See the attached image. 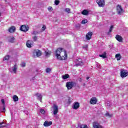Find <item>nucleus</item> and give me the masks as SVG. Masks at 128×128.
<instances>
[{"label": "nucleus", "instance_id": "nucleus-41", "mask_svg": "<svg viewBox=\"0 0 128 128\" xmlns=\"http://www.w3.org/2000/svg\"><path fill=\"white\" fill-rule=\"evenodd\" d=\"M48 10H49V12H52V6H49L48 8Z\"/></svg>", "mask_w": 128, "mask_h": 128}, {"label": "nucleus", "instance_id": "nucleus-49", "mask_svg": "<svg viewBox=\"0 0 128 128\" xmlns=\"http://www.w3.org/2000/svg\"><path fill=\"white\" fill-rule=\"evenodd\" d=\"M79 81H80V82H82V78H80Z\"/></svg>", "mask_w": 128, "mask_h": 128}, {"label": "nucleus", "instance_id": "nucleus-18", "mask_svg": "<svg viewBox=\"0 0 128 128\" xmlns=\"http://www.w3.org/2000/svg\"><path fill=\"white\" fill-rule=\"evenodd\" d=\"M116 38L118 42H122V38L120 35H116Z\"/></svg>", "mask_w": 128, "mask_h": 128}, {"label": "nucleus", "instance_id": "nucleus-9", "mask_svg": "<svg viewBox=\"0 0 128 128\" xmlns=\"http://www.w3.org/2000/svg\"><path fill=\"white\" fill-rule=\"evenodd\" d=\"M74 66H84V62L82 61L81 59L76 60H75V64H74Z\"/></svg>", "mask_w": 128, "mask_h": 128}, {"label": "nucleus", "instance_id": "nucleus-29", "mask_svg": "<svg viewBox=\"0 0 128 128\" xmlns=\"http://www.w3.org/2000/svg\"><path fill=\"white\" fill-rule=\"evenodd\" d=\"M106 116H108V118H112V114H110L108 112H106L105 114Z\"/></svg>", "mask_w": 128, "mask_h": 128}, {"label": "nucleus", "instance_id": "nucleus-37", "mask_svg": "<svg viewBox=\"0 0 128 128\" xmlns=\"http://www.w3.org/2000/svg\"><path fill=\"white\" fill-rule=\"evenodd\" d=\"M20 66L22 68H24V66H26V63L24 62H22L20 64Z\"/></svg>", "mask_w": 128, "mask_h": 128}, {"label": "nucleus", "instance_id": "nucleus-15", "mask_svg": "<svg viewBox=\"0 0 128 128\" xmlns=\"http://www.w3.org/2000/svg\"><path fill=\"white\" fill-rule=\"evenodd\" d=\"M92 32H88L86 34V40H90L92 38Z\"/></svg>", "mask_w": 128, "mask_h": 128}, {"label": "nucleus", "instance_id": "nucleus-47", "mask_svg": "<svg viewBox=\"0 0 128 128\" xmlns=\"http://www.w3.org/2000/svg\"><path fill=\"white\" fill-rule=\"evenodd\" d=\"M106 106H110V104H109L108 103H106Z\"/></svg>", "mask_w": 128, "mask_h": 128}, {"label": "nucleus", "instance_id": "nucleus-36", "mask_svg": "<svg viewBox=\"0 0 128 128\" xmlns=\"http://www.w3.org/2000/svg\"><path fill=\"white\" fill-rule=\"evenodd\" d=\"M86 22H88V20H86V19L82 20V24H86Z\"/></svg>", "mask_w": 128, "mask_h": 128}, {"label": "nucleus", "instance_id": "nucleus-17", "mask_svg": "<svg viewBox=\"0 0 128 128\" xmlns=\"http://www.w3.org/2000/svg\"><path fill=\"white\" fill-rule=\"evenodd\" d=\"M36 96H37V99L38 100H40V102H42V96L41 95L40 93H37L36 94Z\"/></svg>", "mask_w": 128, "mask_h": 128}, {"label": "nucleus", "instance_id": "nucleus-30", "mask_svg": "<svg viewBox=\"0 0 128 128\" xmlns=\"http://www.w3.org/2000/svg\"><path fill=\"white\" fill-rule=\"evenodd\" d=\"M6 124L4 122H0V128H4Z\"/></svg>", "mask_w": 128, "mask_h": 128}, {"label": "nucleus", "instance_id": "nucleus-13", "mask_svg": "<svg viewBox=\"0 0 128 128\" xmlns=\"http://www.w3.org/2000/svg\"><path fill=\"white\" fill-rule=\"evenodd\" d=\"M93 127L94 128H104V126L96 122H94L93 123Z\"/></svg>", "mask_w": 128, "mask_h": 128}, {"label": "nucleus", "instance_id": "nucleus-32", "mask_svg": "<svg viewBox=\"0 0 128 128\" xmlns=\"http://www.w3.org/2000/svg\"><path fill=\"white\" fill-rule=\"evenodd\" d=\"M46 72L48 73L52 72V68H46Z\"/></svg>", "mask_w": 128, "mask_h": 128}, {"label": "nucleus", "instance_id": "nucleus-7", "mask_svg": "<svg viewBox=\"0 0 128 128\" xmlns=\"http://www.w3.org/2000/svg\"><path fill=\"white\" fill-rule=\"evenodd\" d=\"M18 70V65L15 64L12 68L10 69V72L13 74H16V70Z\"/></svg>", "mask_w": 128, "mask_h": 128}, {"label": "nucleus", "instance_id": "nucleus-45", "mask_svg": "<svg viewBox=\"0 0 128 128\" xmlns=\"http://www.w3.org/2000/svg\"><path fill=\"white\" fill-rule=\"evenodd\" d=\"M4 110H6V106H3V112H4Z\"/></svg>", "mask_w": 128, "mask_h": 128}, {"label": "nucleus", "instance_id": "nucleus-33", "mask_svg": "<svg viewBox=\"0 0 128 128\" xmlns=\"http://www.w3.org/2000/svg\"><path fill=\"white\" fill-rule=\"evenodd\" d=\"M40 112L42 114H46V111L44 109H40Z\"/></svg>", "mask_w": 128, "mask_h": 128}, {"label": "nucleus", "instance_id": "nucleus-35", "mask_svg": "<svg viewBox=\"0 0 128 128\" xmlns=\"http://www.w3.org/2000/svg\"><path fill=\"white\" fill-rule=\"evenodd\" d=\"M68 104H72V99L70 98H68Z\"/></svg>", "mask_w": 128, "mask_h": 128}, {"label": "nucleus", "instance_id": "nucleus-20", "mask_svg": "<svg viewBox=\"0 0 128 128\" xmlns=\"http://www.w3.org/2000/svg\"><path fill=\"white\" fill-rule=\"evenodd\" d=\"M115 56L117 60H120V59L122 58V56H120V54H116Z\"/></svg>", "mask_w": 128, "mask_h": 128}, {"label": "nucleus", "instance_id": "nucleus-6", "mask_svg": "<svg viewBox=\"0 0 128 128\" xmlns=\"http://www.w3.org/2000/svg\"><path fill=\"white\" fill-rule=\"evenodd\" d=\"M33 54L34 56H42V52L39 50H34L33 52Z\"/></svg>", "mask_w": 128, "mask_h": 128}, {"label": "nucleus", "instance_id": "nucleus-3", "mask_svg": "<svg viewBox=\"0 0 128 128\" xmlns=\"http://www.w3.org/2000/svg\"><path fill=\"white\" fill-rule=\"evenodd\" d=\"M74 84H76V83H74V82H67L66 84V86L68 90H71V88H72V86H74Z\"/></svg>", "mask_w": 128, "mask_h": 128}, {"label": "nucleus", "instance_id": "nucleus-40", "mask_svg": "<svg viewBox=\"0 0 128 128\" xmlns=\"http://www.w3.org/2000/svg\"><path fill=\"white\" fill-rule=\"evenodd\" d=\"M38 34V31H34L32 33V34Z\"/></svg>", "mask_w": 128, "mask_h": 128}, {"label": "nucleus", "instance_id": "nucleus-44", "mask_svg": "<svg viewBox=\"0 0 128 128\" xmlns=\"http://www.w3.org/2000/svg\"><path fill=\"white\" fill-rule=\"evenodd\" d=\"M24 114H28V111L25 110H24Z\"/></svg>", "mask_w": 128, "mask_h": 128}, {"label": "nucleus", "instance_id": "nucleus-26", "mask_svg": "<svg viewBox=\"0 0 128 128\" xmlns=\"http://www.w3.org/2000/svg\"><path fill=\"white\" fill-rule=\"evenodd\" d=\"M14 36H11L8 38V42H14Z\"/></svg>", "mask_w": 128, "mask_h": 128}, {"label": "nucleus", "instance_id": "nucleus-12", "mask_svg": "<svg viewBox=\"0 0 128 128\" xmlns=\"http://www.w3.org/2000/svg\"><path fill=\"white\" fill-rule=\"evenodd\" d=\"M52 124V122L46 120L44 122L43 126L46 127L50 126Z\"/></svg>", "mask_w": 128, "mask_h": 128}, {"label": "nucleus", "instance_id": "nucleus-1", "mask_svg": "<svg viewBox=\"0 0 128 128\" xmlns=\"http://www.w3.org/2000/svg\"><path fill=\"white\" fill-rule=\"evenodd\" d=\"M56 56L60 60H64L66 58V52L64 48H58L56 51Z\"/></svg>", "mask_w": 128, "mask_h": 128}, {"label": "nucleus", "instance_id": "nucleus-38", "mask_svg": "<svg viewBox=\"0 0 128 128\" xmlns=\"http://www.w3.org/2000/svg\"><path fill=\"white\" fill-rule=\"evenodd\" d=\"M1 102L3 106H6V103L4 102V100L2 99L1 100Z\"/></svg>", "mask_w": 128, "mask_h": 128}, {"label": "nucleus", "instance_id": "nucleus-43", "mask_svg": "<svg viewBox=\"0 0 128 128\" xmlns=\"http://www.w3.org/2000/svg\"><path fill=\"white\" fill-rule=\"evenodd\" d=\"M46 26H44L42 28V30H46Z\"/></svg>", "mask_w": 128, "mask_h": 128}, {"label": "nucleus", "instance_id": "nucleus-8", "mask_svg": "<svg viewBox=\"0 0 128 128\" xmlns=\"http://www.w3.org/2000/svg\"><path fill=\"white\" fill-rule=\"evenodd\" d=\"M96 2L98 4V6L100 8H102L104 6L106 3L104 2V0H97Z\"/></svg>", "mask_w": 128, "mask_h": 128}, {"label": "nucleus", "instance_id": "nucleus-4", "mask_svg": "<svg viewBox=\"0 0 128 128\" xmlns=\"http://www.w3.org/2000/svg\"><path fill=\"white\" fill-rule=\"evenodd\" d=\"M52 108H53V114H54V116H56V114L58 112V106H56V104H54Z\"/></svg>", "mask_w": 128, "mask_h": 128}, {"label": "nucleus", "instance_id": "nucleus-42", "mask_svg": "<svg viewBox=\"0 0 128 128\" xmlns=\"http://www.w3.org/2000/svg\"><path fill=\"white\" fill-rule=\"evenodd\" d=\"M32 38H33V40H34V42H36V40H38V38L36 36H34V37H33Z\"/></svg>", "mask_w": 128, "mask_h": 128}, {"label": "nucleus", "instance_id": "nucleus-21", "mask_svg": "<svg viewBox=\"0 0 128 128\" xmlns=\"http://www.w3.org/2000/svg\"><path fill=\"white\" fill-rule=\"evenodd\" d=\"M62 78L63 80H66L67 78H70V75L68 74H66L62 75Z\"/></svg>", "mask_w": 128, "mask_h": 128}, {"label": "nucleus", "instance_id": "nucleus-28", "mask_svg": "<svg viewBox=\"0 0 128 128\" xmlns=\"http://www.w3.org/2000/svg\"><path fill=\"white\" fill-rule=\"evenodd\" d=\"M10 57V55H6L4 58L3 60H8Z\"/></svg>", "mask_w": 128, "mask_h": 128}, {"label": "nucleus", "instance_id": "nucleus-25", "mask_svg": "<svg viewBox=\"0 0 128 128\" xmlns=\"http://www.w3.org/2000/svg\"><path fill=\"white\" fill-rule=\"evenodd\" d=\"M45 54L46 56H50V51H49L48 50H45Z\"/></svg>", "mask_w": 128, "mask_h": 128}, {"label": "nucleus", "instance_id": "nucleus-10", "mask_svg": "<svg viewBox=\"0 0 128 128\" xmlns=\"http://www.w3.org/2000/svg\"><path fill=\"white\" fill-rule=\"evenodd\" d=\"M116 10L118 14H122L124 12V9L122 8V6L120 5L117 6Z\"/></svg>", "mask_w": 128, "mask_h": 128}, {"label": "nucleus", "instance_id": "nucleus-14", "mask_svg": "<svg viewBox=\"0 0 128 128\" xmlns=\"http://www.w3.org/2000/svg\"><path fill=\"white\" fill-rule=\"evenodd\" d=\"M26 46L27 48H30L34 46V42L32 40H28L26 44Z\"/></svg>", "mask_w": 128, "mask_h": 128}, {"label": "nucleus", "instance_id": "nucleus-27", "mask_svg": "<svg viewBox=\"0 0 128 128\" xmlns=\"http://www.w3.org/2000/svg\"><path fill=\"white\" fill-rule=\"evenodd\" d=\"M79 128H88V126L86 124H82L79 126Z\"/></svg>", "mask_w": 128, "mask_h": 128}, {"label": "nucleus", "instance_id": "nucleus-16", "mask_svg": "<svg viewBox=\"0 0 128 128\" xmlns=\"http://www.w3.org/2000/svg\"><path fill=\"white\" fill-rule=\"evenodd\" d=\"M72 108L74 110H78L80 108V103L78 102L74 103Z\"/></svg>", "mask_w": 128, "mask_h": 128}, {"label": "nucleus", "instance_id": "nucleus-46", "mask_svg": "<svg viewBox=\"0 0 128 128\" xmlns=\"http://www.w3.org/2000/svg\"><path fill=\"white\" fill-rule=\"evenodd\" d=\"M100 64H96V66H97L98 68H100Z\"/></svg>", "mask_w": 128, "mask_h": 128}, {"label": "nucleus", "instance_id": "nucleus-2", "mask_svg": "<svg viewBox=\"0 0 128 128\" xmlns=\"http://www.w3.org/2000/svg\"><path fill=\"white\" fill-rule=\"evenodd\" d=\"M120 76L122 78H126L128 76V70H124V68H122L120 70Z\"/></svg>", "mask_w": 128, "mask_h": 128}, {"label": "nucleus", "instance_id": "nucleus-24", "mask_svg": "<svg viewBox=\"0 0 128 128\" xmlns=\"http://www.w3.org/2000/svg\"><path fill=\"white\" fill-rule=\"evenodd\" d=\"M14 102H18V97L16 95H14L12 96Z\"/></svg>", "mask_w": 128, "mask_h": 128}, {"label": "nucleus", "instance_id": "nucleus-34", "mask_svg": "<svg viewBox=\"0 0 128 128\" xmlns=\"http://www.w3.org/2000/svg\"><path fill=\"white\" fill-rule=\"evenodd\" d=\"M54 4L56 6H58V4H60V1L58 0H56L54 1Z\"/></svg>", "mask_w": 128, "mask_h": 128}, {"label": "nucleus", "instance_id": "nucleus-48", "mask_svg": "<svg viewBox=\"0 0 128 128\" xmlns=\"http://www.w3.org/2000/svg\"><path fill=\"white\" fill-rule=\"evenodd\" d=\"M86 79L87 80H89L90 79V77H86Z\"/></svg>", "mask_w": 128, "mask_h": 128}, {"label": "nucleus", "instance_id": "nucleus-31", "mask_svg": "<svg viewBox=\"0 0 128 128\" xmlns=\"http://www.w3.org/2000/svg\"><path fill=\"white\" fill-rule=\"evenodd\" d=\"M64 12H68V14H70V9L69 8H66L64 10Z\"/></svg>", "mask_w": 128, "mask_h": 128}, {"label": "nucleus", "instance_id": "nucleus-19", "mask_svg": "<svg viewBox=\"0 0 128 128\" xmlns=\"http://www.w3.org/2000/svg\"><path fill=\"white\" fill-rule=\"evenodd\" d=\"M15 30H16V27L14 26L10 28L8 30L9 32H14Z\"/></svg>", "mask_w": 128, "mask_h": 128}, {"label": "nucleus", "instance_id": "nucleus-50", "mask_svg": "<svg viewBox=\"0 0 128 128\" xmlns=\"http://www.w3.org/2000/svg\"><path fill=\"white\" fill-rule=\"evenodd\" d=\"M84 86H86V84H84Z\"/></svg>", "mask_w": 128, "mask_h": 128}, {"label": "nucleus", "instance_id": "nucleus-5", "mask_svg": "<svg viewBox=\"0 0 128 128\" xmlns=\"http://www.w3.org/2000/svg\"><path fill=\"white\" fill-rule=\"evenodd\" d=\"M30 30V28L28 25H22L20 28V30L22 32H28Z\"/></svg>", "mask_w": 128, "mask_h": 128}, {"label": "nucleus", "instance_id": "nucleus-22", "mask_svg": "<svg viewBox=\"0 0 128 128\" xmlns=\"http://www.w3.org/2000/svg\"><path fill=\"white\" fill-rule=\"evenodd\" d=\"M82 14H83L84 16H88V11L86 10H84L82 12Z\"/></svg>", "mask_w": 128, "mask_h": 128}, {"label": "nucleus", "instance_id": "nucleus-11", "mask_svg": "<svg viewBox=\"0 0 128 128\" xmlns=\"http://www.w3.org/2000/svg\"><path fill=\"white\" fill-rule=\"evenodd\" d=\"M96 102H98V99H96V97H92L90 100V104H96Z\"/></svg>", "mask_w": 128, "mask_h": 128}, {"label": "nucleus", "instance_id": "nucleus-51", "mask_svg": "<svg viewBox=\"0 0 128 128\" xmlns=\"http://www.w3.org/2000/svg\"><path fill=\"white\" fill-rule=\"evenodd\" d=\"M0 16H1V14H0Z\"/></svg>", "mask_w": 128, "mask_h": 128}, {"label": "nucleus", "instance_id": "nucleus-23", "mask_svg": "<svg viewBox=\"0 0 128 128\" xmlns=\"http://www.w3.org/2000/svg\"><path fill=\"white\" fill-rule=\"evenodd\" d=\"M99 56L102 58H106V52H104L102 54H100Z\"/></svg>", "mask_w": 128, "mask_h": 128}, {"label": "nucleus", "instance_id": "nucleus-39", "mask_svg": "<svg viewBox=\"0 0 128 128\" xmlns=\"http://www.w3.org/2000/svg\"><path fill=\"white\" fill-rule=\"evenodd\" d=\"M114 28V26H112L109 30V32H112V30Z\"/></svg>", "mask_w": 128, "mask_h": 128}]
</instances>
